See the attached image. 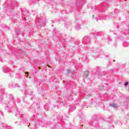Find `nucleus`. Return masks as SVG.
Instances as JSON below:
<instances>
[{
  "label": "nucleus",
  "mask_w": 129,
  "mask_h": 129,
  "mask_svg": "<svg viewBox=\"0 0 129 129\" xmlns=\"http://www.w3.org/2000/svg\"><path fill=\"white\" fill-rule=\"evenodd\" d=\"M88 74H89V71H86L84 72V77H87L88 76Z\"/></svg>",
  "instance_id": "1"
},
{
  "label": "nucleus",
  "mask_w": 129,
  "mask_h": 129,
  "mask_svg": "<svg viewBox=\"0 0 129 129\" xmlns=\"http://www.w3.org/2000/svg\"><path fill=\"white\" fill-rule=\"evenodd\" d=\"M110 106H112L113 107H117V105L116 104H112L110 105Z\"/></svg>",
  "instance_id": "2"
},
{
  "label": "nucleus",
  "mask_w": 129,
  "mask_h": 129,
  "mask_svg": "<svg viewBox=\"0 0 129 129\" xmlns=\"http://www.w3.org/2000/svg\"><path fill=\"white\" fill-rule=\"evenodd\" d=\"M127 85H128V82H125V84H124V86H127Z\"/></svg>",
  "instance_id": "3"
},
{
  "label": "nucleus",
  "mask_w": 129,
  "mask_h": 129,
  "mask_svg": "<svg viewBox=\"0 0 129 129\" xmlns=\"http://www.w3.org/2000/svg\"><path fill=\"white\" fill-rule=\"evenodd\" d=\"M68 73H71V71L70 70H67Z\"/></svg>",
  "instance_id": "4"
},
{
  "label": "nucleus",
  "mask_w": 129,
  "mask_h": 129,
  "mask_svg": "<svg viewBox=\"0 0 129 129\" xmlns=\"http://www.w3.org/2000/svg\"><path fill=\"white\" fill-rule=\"evenodd\" d=\"M48 67H50V68H51V66H48Z\"/></svg>",
  "instance_id": "5"
},
{
  "label": "nucleus",
  "mask_w": 129,
  "mask_h": 129,
  "mask_svg": "<svg viewBox=\"0 0 129 129\" xmlns=\"http://www.w3.org/2000/svg\"><path fill=\"white\" fill-rule=\"evenodd\" d=\"M26 74H29V73H28V72H26Z\"/></svg>",
  "instance_id": "6"
}]
</instances>
